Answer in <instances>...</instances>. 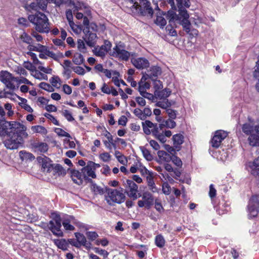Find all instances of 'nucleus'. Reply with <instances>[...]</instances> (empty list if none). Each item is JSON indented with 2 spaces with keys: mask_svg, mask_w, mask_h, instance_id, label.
Returning <instances> with one entry per match:
<instances>
[{
  "mask_svg": "<svg viewBox=\"0 0 259 259\" xmlns=\"http://www.w3.org/2000/svg\"><path fill=\"white\" fill-rule=\"evenodd\" d=\"M10 132L0 131V137L2 138L3 143L6 148L10 150L17 149L22 146L24 139L28 136L26 132L27 127L23 123L15 121L13 125L9 126Z\"/></svg>",
  "mask_w": 259,
  "mask_h": 259,
  "instance_id": "1",
  "label": "nucleus"
},
{
  "mask_svg": "<svg viewBox=\"0 0 259 259\" xmlns=\"http://www.w3.org/2000/svg\"><path fill=\"white\" fill-rule=\"evenodd\" d=\"M84 13V10L83 11ZM77 12L75 14V17L78 20L83 19V23L85 26L83 29L84 35L83 36V40L86 44L90 47H93L96 42L97 38L96 32L97 30V25L94 23L89 24V20L88 17L91 16H87L85 13L81 12Z\"/></svg>",
  "mask_w": 259,
  "mask_h": 259,
  "instance_id": "2",
  "label": "nucleus"
},
{
  "mask_svg": "<svg viewBox=\"0 0 259 259\" xmlns=\"http://www.w3.org/2000/svg\"><path fill=\"white\" fill-rule=\"evenodd\" d=\"M178 6L179 8V16H177L173 11H168L167 13V17L169 19V23L171 24L177 18H179L181 24L183 26L184 30L189 33L190 31L191 24L189 20V15L187 11L183 9V7L188 8L190 6L189 0H177Z\"/></svg>",
  "mask_w": 259,
  "mask_h": 259,
  "instance_id": "3",
  "label": "nucleus"
},
{
  "mask_svg": "<svg viewBox=\"0 0 259 259\" xmlns=\"http://www.w3.org/2000/svg\"><path fill=\"white\" fill-rule=\"evenodd\" d=\"M28 20L34 26L35 30L39 33H48L50 31L48 17L41 12H36L28 16Z\"/></svg>",
  "mask_w": 259,
  "mask_h": 259,
  "instance_id": "4",
  "label": "nucleus"
},
{
  "mask_svg": "<svg viewBox=\"0 0 259 259\" xmlns=\"http://www.w3.org/2000/svg\"><path fill=\"white\" fill-rule=\"evenodd\" d=\"M127 3L132 11L135 10L136 12L148 14L151 16L153 14V9L147 0H129Z\"/></svg>",
  "mask_w": 259,
  "mask_h": 259,
  "instance_id": "5",
  "label": "nucleus"
},
{
  "mask_svg": "<svg viewBox=\"0 0 259 259\" xmlns=\"http://www.w3.org/2000/svg\"><path fill=\"white\" fill-rule=\"evenodd\" d=\"M125 198V196L122 189H109L107 190L106 200L110 205L112 204L113 203H121L124 201Z\"/></svg>",
  "mask_w": 259,
  "mask_h": 259,
  "instance_id": "6",
  "label": "nucleus"
},
{
  "mask_svg": "<svg viewBox=\"0 0 259 259\" xmlns=\"http://www.w3.org/2000/svg\"><path fill=\"white\" fill-rule=\"evenodd\" d=\"M16 79L17 78L8 71L2 70L0 72V81L5 85L7 89L12 91L18 88L14 84Z\"/></svg>",
  "mask_w": 259,
  "mask_h": 259,
  "instance_id": "7",
  "label": "nucleus"
},
{
  "mask_svg": "<svg viewBox=\"0 0 259 259\" xmlns=\"http://www.w3.org/2000/svg\"><path fill=\"white\" fill-rule=\"evenodd\" d=\"M109 54L111 56L125 61L127 60L130 56V53L124 49V47L121 42L116 44L113 49L110 50Z\"/></svg>",
  "mask_w": 259,
  "mask_h": 259,
  "instance_id": "8",
  "label": "nucleus"
},
{
  "mask_svg": "<svg viewBox=\"0 0 259 259\" xmlns=\"http://www.w3.org/2000/svg\"><path fill=\"white\" fill-rule=\"evenodd\" d=\"M259 212V195L253 196L247 206L248 218L252 219L257 216Z\"/></svg>",
  "mask_w": 259,
  "mask_h": 259,
  "instance_id": "9",
  "label": "nucleus"
},
{
  "mask_svg": "<svg viewBox=\"0 0 259 259\" xmlns=\"http://www.w3.org/2000/svg\"><path fill=\"white\" fill-rule=\"evenodd\" d=\"M53 220L50 221L49 224V229L53 234L62 237L63 235V232L60 230L61 227V220L59 215L57 214H52Z\"/></svg>",
  "mask_w": 259,
  "mask_h": 259,
  "instance_id": "10",
  "label": "nucleus"
},
{
  "mask_svg": "<svg viewBox=\"0 0 259 259\" xmlns=\"http://www.w3.org/2000/svg\"><path fill=\"white\" fill-rule=\"evenodd\" d=\"M99 166L100 165L99 164L95 163L93 161H89L87 165L81 169L85 180L96 178V167H99Z\"/></svg>",
  "mask_w": 259,
  "mask_h": 259,
  "instance_id": "11",
  "label": "nucleus"
},
{
  "mask_svg": "<svg viewBox=\"0 0 259 259\" xmlns=\"http://www.w3.org/2000/svg\"><path fill=\"white\" fill-rule=\"evenodd\" d=\"M125 185L128 188L127 195L128 197L133 200H136L141 196L140 194H138V185L131 180H126Z\"/></svg>",
  "mask_w": 259,
  "mask_h": 259,
  "instance_id": "12",
  "label": "nucleus"
},
{
  "mask_svg": "<svg viewBox=\"0 0 259 259\" xmlns=\"http://www.w3.org/2000/svg\"><path fill=\"white\" fill-rule=\"evenodd\" d=\"M111 47L112 44L109 41L105 40L104 45L95 48L93 52L96 56L103 58L107 53H109L111 50Z\"/></svg>",
  "mask_w": 259,
  "mask_h": 259,
  "instance_id": "13",
  "label": "nucleus"
},
{
  "mask_svg": "<svg viewBox=\"0 0 259 259\" xmlns=\"http://www.w3.org/2000/svg\"><path fill=\"white\" fill-rule=\"evenodd\" d=\"M227 136L228 133L224 131L219 130L216 131L211 141V146L214 148H218L220 146L222 141L225 139Z\"/></svg>",
  "mask_w": 259,
  "mask_h": 259,
  "instance_id": "14",
  "label": "nucleus"
},
{
  "mask_svg": "<svg viewBox=\"0 0 259 259\" xmlns=\"http://www.w3.org/2000/svg\"><path fill=\"white\" fill-rule=\"evenodd\" d=\"M154 198L152 194L149 192L146 191L143 193L142 195V200H139L138 205L140 207L146 206L150 208L153 205Z\"/></svg>",
  "mask_w": 259,
  "mask_h": 259,
  "instance_id": "15",
  "label": "nucleus"
},
{
  "mask_svg": "<svg viewBox=\"0 0 259 259\" xmlns=\"http://www.w3.org/2000/svg\"><path fill=\"white\" fill-rule=\"evenodd\" d=\"M70 6H73V11L74 14L76 11H84L85 15L87 16H91V8L85 4L81 3L78 1H72L70 3Z\"/></svg>",
  "mask_w": 259,
  "mask_h": 259,
  "instance_id": "16",
  "label": "nucleus"
},
{
  "mask_svg": "<svg viewBox=\"0 0 259 259\" xmlns=\"http://www.w3.org/2000/svg\"><path fill=\"white\" fill-rule=\"evenodd\" d=\"M27 54L31 57V59L33 60V64L34 65L37 66L38 70H40V71L46 74L52 73V69L49 66L45 67L42 66V63L38 60L36 55L34 53L31 52H28Z\"/></svg>",
  "mask_w": 259,
  "mask_h": 259,
  "instance_id": "17",
  "label": "nucleus"
},
{
  "mask_svg": "<svg viewBox=\"0 0 259 259\" xmlns=\"http://www.w3.org/2000/svg\"><path fill=\"white\" fill-rule=\"evenodd\" d=\"M242 130L246 135H249V137L251 135L259 134V125L253 126L251 123H246L243 124Z\"/></svg>",
  "mask_w": 259,
  "mask_h": 259,
  "instance_id": "18",
  "label": "nucleus"
},
{
  "mask_svg": "<svg viewBox=\"0 0 259 259\" xmlns=\"http://www.w3.org/2000/svg\"><path fill=\"white\" fill-rule=\"evenodd\" d=\"M247 170L252 175H259V157L246 164Z\"/></svg>",
  "mask_w": 259,
  "mask_h": 259,
  "instance_id": "19",
  "label": "nucleus"
},
{
  "mask_svg": "<svg viewBox=\"0 0 259 259\" xmlns=\"http://www.w3.org/2000/svg\"><path fill=\"white\" fill-rule=\"evenodd\" d=\"M131 61L133 65L139 69L146 68L149 66L148 60L144 58L132 59Z\"/></svg>",
  "mask_w": 259,
  "mask_h": 259,
  "instance_id": "20",
  "label": "nucleus"
},
{
  "mask_svg": "<svg viewBox=\"0 0 259 259\" xmlns=\"http://www.w3.org/2000/svg\"><path fill=\"white\" fill-rule=\"evenodd\" d=\"M71 177L72 181L79 185L82 184L83 181L85 180L81 170L80 171L75 169L72 170Z\"/></svg>",
  "mask_w": 259,
  "mask_h": 259,
  "instance_id": "21",
  "label": "nucleus"
},
{
  "mask_svg": "<svg viewBox=\"0 0 259 259\" xmlns=\"http://www.w3.org/2000/svg\"><path fill=\"white\" fill-rule=\"evenodd\" d=\"M142 126L144 132L146 135H149L151 133L153 134V132L158 129V126L156 124H154L150 120H146L142 122Z\"/></svg>",
  "mask_w": 259,
  "mask_h": 259,
  "instance_id": "22",
  "label": "nucleus"
},
{
  "mask_svg": "<svg viewBox=\"0 0 259 259\" xmlns=\"http://www.w3.org/2000/svg\"><path fill=\"white\" fill-rule=\"evenodd\" d=\"M5 112L2 106H0V130L6 131L8 130L10 125L12 124L15 121H8L5 119Z\"/></svg>",
  "mask_w": 259,
  "mask_h": 259,
  "instance_id": "23",
  "label": "nucleus"
},
{
  "mask_svg": "<svg viewBox=\"0 0 259 259\" xmlns=\"http://www.w3.org/2000/svg\"><path fill=\"white\" fill-rule=\"evenodd\" d=\"M150 80L146 77V75H143L140 81L139 82L138 90L140 93L141 91H146V90L150 89L151 87Z\"/></svg>",
  "mask_w": 259,
  "mask_h": 259,
  "instance_id": "24",
  "label": "nucleus"
},
{
  "mask_svg": "<svg viewBox=\"0 0 259 259\" xmlns=\"http://www.w3.org/2000/svg\"><path fill=\"white\" fill-rule=\"evenodd\" d=\"M161 73V69L158 66H152L150 69L147 71V73L143 75H146V77L149 79H153V77H157Z\"/></svg>",
  "mask_w": 259,
  "mask_h": 259,
  "instance_id": "25",
  "label": "nucleus"
},
{
  "mask_svg": "<svg viewBox=\"0 0 259 259\" xmlns=\"http://www.w3.org/2000/svg\"><path fill=\"white\" fill-rule=\"evenodd\" d=\"M159 160L161 162H169L171 160L172 155L163 150H160L157 152Z\"/></svg>",
  "mask_w": 259,
  "mask_h": 259,
  "instance_id": "26",
  "label": "nucleus"
},
{
  "mask_svg": "<svg viewBox=\"0 0 259 259\" xmlns=\"http://www.w3.org/2000/svg\"><path fill=\"white\" fill-rule=\"evenodd\" d=\"M53 241H54V243H55V244L59 248H60L63 250H67V249L69 247L68 242L64 239H54L53 240Z\"/></svg>",
  "mask_w": 259,
  "mask_h": 259,
  "instance_id": "27",
  "label": "nucleus"
},
{
  "mask_svg": "<svg viewBox=\"0 0 259 259\" xmlns=\"http://www.w3.org/2000/svg\"><path fill=\"white\" fill-rule=\"evenodd\" d=\"M171 91L168 89H165L162 91H155L154 95L159 99H166L169 96Z\"/></svg>",
  "mask_w": 259,
  "mask_h": 259,
  "instance_id": "28",
  "label": "nucleus"
},
{
  "mask_svg": "<svg viewBox=\"0 0 259 259\" xmlns=\"http://www.w3.org/2000/svg\"><path fill=\"white\" fill-rule=\"evenodd\" d=\"M146 179L149 189L153 193L158 192V189L155 185L152 174L147 176Z\"/></svg>",
  "mask_w": 259,
  "mask_h": 259,
  "instance_id": "29",
  "label": "nucleus"
},
{
  "mask_svg": "<svg viewBox=\"0 0 259 259\" xmlns=\"http://www.w3.org/2000/svg\"><path fill=\"white\" fill-rule=\"evenodd\" d=\"M173 144L176 148H178L184 142V137L180 134H176L172 137Z\"/></svg>",
  "mask_w": 259,
  "mask_h": 259,
  "instance_id": "30",
  "label": "nucleus"
},
{
  "mask_svg": "<svg viewBox=\"0 0 259 259\" xmlns=\"http://www.w3.org/2000/svg\"><path fill=\"white\" fill-rule=\"evenodd\" d=\"M39 70H36V68L34 69L31 73V75L33 76L35 78L37 79L38 80H47L48 79V76L44 73H41Z\"/></svg>",
  "mask_w": 259,
  "mask_h": 259,
  "instance_id": "31",
  "label": "nucleus"
},
{
  "mask_svg": "<svg viewBox=\"0 0 259 259\" xmlns=\"http://www.w3.org/2000/svg\"><path fill=\"white\" fill-rule=\"evenodd\" d=\"M19 156L22 160H31L34 159V156L31 153L25 151H21L19 152Z\"/></svg>",
  "mask_w": 259,
  "mask_h": 259,
  "instance_id": "32",
  "label": "nucleus"
},
{
  "mask_svg": "<svg viewBox=\"0 0 259 259\" xmlns=\"http://www.w3.org/2000/svg\"><path fill=\"white\" fill-rule=\"evenodd\" d=\"M250 145L252 146H259V135H251L248 138Z\"/></svg>",
  "mask_w": 259,
  "mask_h": 259,
  "instance_id": "33",
  "label": "nucleus"
},
{
  "mask_svg": "<svg viewBox=\"0 0 259 259\" xmlns=\"http://www.w3.org/2000/svg\"><path fill=\"white\" fill-rule=\"evenodd\" d=\"M46 55H47L48 56L53 58L54 60L57 61H58L60 60V59L63 57V55L62 53H55L50 51L46 50Z\"/></svg>",
  "mask_w": 259,
  "mask_h": 259,
  "instance_id": "34",
  "label": "nucleus"
},
{
  "mask_svg": "<svg viewBox=\"0 0 259 259\" xmlns=\"http://www.w3.org/2000/svg\"><path fill=\"white\" fill-rule=\"evenodd\" d=\"M166 17L167 18V19H168L169 20V19H168V17H167V15H166ZM176 21H178L179 23L181 24L180 21L179 20V18H177L176 19H175L174 20V21L173 22L171 23V24H170L169 22L170 26H167L166 27V31L168 32V34L169 35H170L171 36H176V35H177V32H176V31L172 27V26L173 25H174V23H175V22Z\"/></svg>",
  "mask_w": 259,
  "mask_h": 259,
  "instance_id": "35",
  "label": "nucleus"
},
{
  "mask_svg": "<svg viewBox=\"0 0 259 259\" xmlns=\"http://www.w3.org/2000/svg\"><path fill=\"white\" fill-rule=\"evenodd\" d=\"M115 156L118 161L122 164L125 165L127 163V160L125 156L123 155L120 152L116 151L115 152Z\"/></svg>",
  "mask_w": 259,
  "mask_h": 259,
  "instance_id": "36",
  "label": "nucleus"
},
{
  "mask_svg": "<svg viewBox=\"0 0 259 259\" xmlns=\"http://www.w3.org/2000/svg\"><path fill=\"white\" fill-rule=\"evenodd\" d=\"M75 236L76 238L78 243H79V246L81 245L84 246L85 245L87 239L83 234L80 233H75Z\"/></svg>",
  "mask_w": 259,
  "mask_h": 259,
  "instance_id": "37",
  "label": "nucleus"
},
{
  "mask_svg": "<svg viewBox=\"0 0 259 259\" xmlns=\"http://www.w3.org/2000/svg\"><path fill=\"white\" fill-rule=\"evenodd\" d=\"M23 7L27 11L29 12H31L32 10L37 11L39 9L37 2H32L30 4H26Z\"/></svg>",
  "mask_w": 259,
  "mask_h": 259,
  "instance_id": "38",
  "label": "nucleus"
},
{
  "mask_svg": "<svg viewBox=\"0 0 259 259\" xmlns=\"http://www.w3.org/2000/svg\"><path fill=\"white\" fill-rule=\"evenodd\" d=\"M83 57L81 54L78 53L74 54L73 58V62L74 64L80 65L83 63Z\"/></svg>",
  "mask_w": 259,
  "mask_h": 259,
  "instance_id": "39",
  "label": "nucleus"
},
{
  "mask_svg": "<svg viewBox=\"0 0 259 259\" xmlns=\"http://www.w3.org/2000/svg\"><path fill=\"white\" fill-rule=\"evenodd\" d=\"M32 131L33 133H40L42 134H46L47 133V130L42 126L41 125H34L31 127Z\"/></svg>",
  "mask_w": 259,
  "mask_h": 259,
  "instance_id": "40",
  "label": "nucleus"
},
{
  "mask_svg": "<svg viewBox=\"0 0 259 259\" xmlns=\"http://www.w3.org/2000/svg\"><path fill=\"white\" fill-rule=\"evenodd\" d=\"M156 106L163 109H167L171 106V104L167 99H164L162 101H158L156 103Z\"/></svg>",
  "mask_w": 259,
  "mask_h": 259,
  "instance_id": "41",
  "label": "nucleus"
},
{
  "mask_svg": "<svg viewBox=\"0 0 259 259\" xmlns=\"http://www.w3.org/2000/svg\"><path fill=\"white\" fill-rule=\"evenodd\" d=\"M153 135L162 143H165L166 141V138H165L163 133L162 132L160 133L158 131V128L156 131H154L153 132Z\"/></svg>",
  "mask_w": 259,
  "mask_h": 259,
  "instance_id": "42",
  "label": "nucleus"
},
{
  "mask_svg": "<svg viewBox=\"0 0 259 259\" xmlns=\"http://www.w3.org/2000/svg\"><path fill=\"white\" fill-rule=\"evenodd\" d=\"M28 49L30 51L29 52H31L32 51L41 52L47 50L45 46L39 44L36 46L29 45L28 47Z\"/></svg>",
  "mask_w": 259,
  "mask_h": 259,
  "instance_id": "43",
  "label": "nucleus"
},
{
  "mask_svg": "<svg viewBox=\"0 0 259 259\" xmlns=\"http://www.w3.org/2000/svg\"><path fill=\"white\" fill-rule=\"evenodd\" d=\"M50 82L52 85L56 88H59L61 87V80L58 76H54L52 77L50 79Z\"/></svg>",
  "mask_w": 259,
  "mask_h": 259,
  "instance_id": "44",
  "label": "nucleus"
},
{
  "mask_svg": "<svg viewBox=\"0 0 259 259\" xmlns=\"http://www.w3.org/2000/svg\"><path fill=\"white\" fill-rule=\"evenodd\" d=\"M14 71L17 74L20 75L27 76L28 74V73L25 69V68L20 66H15L14 68Z\"/></svg>",
  "mask_w": 259,
  "mask_h": 259,
  "instance_id": "45",
  "label": "nucleus"
},
{
  "mask_svg": "<svg viewBox=\"0 0 259 259\" xmlns=\"http://www.w3.org/2000/svg\"><path fill=\"white\" fill-rule=\"evenodd\" d=\"M163 126H165L166 127L170 128H174L176 126V123L172 119H168L164 121V124H160L159 127L162 128Z\"/></svg>",
  "mask_w": 259,
  "mask_h": 259,
  "instance_id": "46",
  "label": "nucleus"
},
{
  "mask_svg": "<svg viewBox=\"0 0 259 259\" xmlns=\"http://www.w3.org/2000/svg\"><path fill=\"white\" fill-rule=\"evenodd\" d=\"M35 148L36 150H38L41 152H45L48 151V146L47 144L45 143H39L36 144Z\"/></svg>",
  "mask_w": 259,
  "mask_h": 259,
  "instance_id": "47",
  "label": "nucleus"
},
{
  "mask_svg": "<svg viewBox=\"0 0 259 259\" xmlns=\"http://www.w3.org/2000/svg\"><path fill=\"white\" fill-rule=\"evenodd\" d=\"M155 241L156 245L159 247H162L165 244V240L161 235L156 236Z\"/></svg>",
  "mask_w": 259,
  "mask_h": 259,
  "instance_id": "48",
  "label": "nucleus"
},
{
  "mask_svg": "<svg viewBox=\"0 0 259 259\" xmlns=\"http://www.w3.org/2000/svg\"><path fill=\"white\" fill-rule=\"evenodd\" d=\"M71 28L72 31L76 34H80L83 29L80 25L75 24L74 22H71L69 24Z\"/></svg>",
  "mask_w": 259,
  "mask_h": 259,
  "instance_id": "49",
  "label": "nucleus"
},
{
  "mask_svg": "<svg viewBox=\"0 0 259 259\" xmlns=\"http://www.w3.org/2000/svg\"><path fill=\"white\" fill-rule=\"evenodd\" d=\"M155 22L161 27H163L166 24V21L161 15L157 16Z\"/></svg>",
  "mask_w": 259,
  "mask_h": 259,
  "instance_id": "50",
  "label": "nucleus"
},
{
  "mask_svg": "<svg viewBox=\"0 0 259 259\" xmlns=\"http://www.w3.org/2000/svg\"><path fill=\"white\" fill-rule=\"evenodd\" d=\"M91 190L96 194H102L104 193L103 188L96 184H92Z\"/></svg>",
  "mask_w": 259,
  "mask_h": 259,
  "instance_id": "51",
  "label": "nucleus"
},
{
  "mask_svg": "<svg viewBox=\"0 0 259 259\" xmlns=\"http://www.w3.org/2000/svg\"><path fill=\"white\" fill-rule=\"evenodd\" d=\"M39 9L42 11H45L48 4V0H36Z\"/></svg>",
  "mask_w": 259,
  "mask_h": 259,
  "instance_id": "52",
  "label": "nucleus"
},
{
  "mask_svg": "<svg viewBox=\"0 0 259 259\" xmlns=\"http://www.w3.org/2000/svg\"><path fill=\"white\" fill-rule=\"evenodd\" d=\"M39 87L49 92H52L54 91V88L50 84L46 82H41L39 84Z\"/></svg>",
  "mask_w": 259,
  "mask_h": 259,
  "instance_id": "53",
  "label": "nucleus"
},
{
  "mask_svg": "<svg viewBox=\"0 0 259 259\" xmlns=\"http://www.w3.org/2000/svg\"><path fill=\"white\" fill-rule=\"evenodd\" d=\"M171 161H172L173 163L179 168L181 167L183 165V163L181 159L176 155H172Z\"/></svg>",
  "mask_w": 259,
  "mask_h": 259,
  "instance_id": "54",
  "label": "nucleus"
},
{
  "mask_svg": "<svg viewBox=\"0 0 259 259\" xmlns=\"http://www.w3.org/2000/svg\"><path fill=\"white\" fill-rule=\"evenodd\" d=\"M142 154L144 156V157L148 161H150L152 159L153 157L152 155L151 154L149 150L146 149V148L142 147L141 148Z\"/></svg>",
  "mask_w": 259,
  "mask_h": 259,
  "instance_id": "55",
  "label": "nucleus"
},
{
  "mask_svg": "<svg viewBox=\"0 0 259 259\" xmlns=\"http://www.w3.org/2000/svg\"><path fill=\"white\" fill-rule=\"evenodd\" d=\"M119 73L116 71H113V76L112 77V80L114 84L117 87L120 86V80L119 79Z\"/></svg>",
  "mask_w": 259,
  "mask_h": 259,
  "instance_id": "56",
  "label": "nucleus"
},
{
  "mask_svg": "<svg viewBox=\"0 0 259 259\" xmlns=\"http://www.w3.org/2000/svg\"><path fill=\"white\" fill-rule=\"evenodd\" d=\"M140 95L145 98H146L150 101H154L155 99V96L152 95V94L147 93L146 91H141Z\"/></svg>",
  "mask_w": 259,
  "mask_h": 259,
  "instance_id": "57",
  "label": "nucleus"
},
{
  "mask_svg": "<svg viewBox=\"0 0 259 259\" xmlns=\"http://www.w3.org/2000/svg\"><path fill=\"white\" fill-rule=\"evenodd\" d=\"M55 132L59 136L70 138V135L61 128H55Z\"/></svg>",
  "mask_w": 259,
  "mask_h": 259,
  "instance_id": "58",
  "label": "nucleus"
},
{
  "mask_svg": "<svg viewBox=\"0 0 259 259\" xmlns=\"http://www.w3.org/2000/svg\"><path fill=\"white\" fill-rule=\"evenodd\" d=\"M111 156L108 152H104L100 154L99 158L104 162H108L111 159Z\"/></svg>",
  "mask_w": 259,
  "mask_h": 259,
  "instance_id": "59",
  "label": "nucleus"
},
{
  "mask_svg": "<svg viewBox=\"0 0 259 259\" xmlns=\"http://www.w3.org/2000/svg\"><path fill=\"white\" fill-rule=\"evenodd\" d=\"M62 114L69 121H72L74 120V118L72 116L71 113L67 110L62 111Z\"/></svg>",
  "mask_w": 259,
  "mask_h": 259,
  "instance_id": "60",
  "label": "nucleus"
},
{
  "mask_svg": "<svg viewBox=\"0 0 259 259\" xmlns=\"http://www.w3.org/2000/svg\"><path fill=\"white\" fill-rule=\"evenodd\" d=\"M151 80L155 91H159L163 88L162 83L159 80L152 79Z\"/></svg>",
  "mask_w": 259,
  "mask_h": 259,
  "instance_id": "61",
  "label": "nucleus"
},
{
  "mask_svg": "<svg viewBox=\"0 0 259 259\" xmlns=\"http://www.w3.org/2000/svg\"><path fill=\"white\" fill-rule=\"evenodd\" d=\"M77 48L78 50L82 52H84L86 50V48L84 40L79 39L77 41Z\"/></svg>",
  "mask_w": 259,
  "mask_h": 259,
  "instance_id": "62",
  "label": "nucleus"
},
{
  "mask_svg": "<svg viewBox=\"0 0 259 259\" xmlns=\"http://www.w3.org/2000/svg\"><path fill=\"white\" fill-rule=\"evenodd\" d=\"M21 38L22 40L28 44H30L32 42V38L26 33H23L21 36Z\"/></svg>",
  "mask_w": 259,
  "mask_h": 259,
  "instance_id": "63",
  "label": "nucleus"
},
{
  "mask_svg": "<svg viewBox=\"0 0 259 259\" xmlns=\"http://www.w3.org/2000/svg\"><path fill=\"white\" fill-rule=\"evenodd\" d=\"M95 70L96 72L99 74L103 73L104 74L107 69L103 68V66L101 64H98L95 66Z\"/></svg>",
  "mask_w": 259,
  "mask_h": 259,
  "instance_id": "64",
  "label": "nucleus"
}]
</instances>
